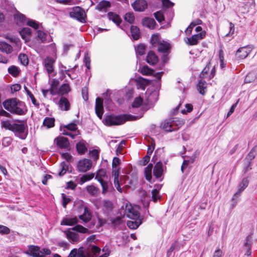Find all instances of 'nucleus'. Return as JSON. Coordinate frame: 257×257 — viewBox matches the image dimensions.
<instances>
[{"label":"nucleus","mask_w":257,"mask_h":257,"mask_svg":"<svg viewBox=\"0 0 257 257\" xmlns=\"http://www.w3.org/2000/svg\"><path fill=\"white\" fill-rule=\"evenodd\" d=\"M111 222L112 226L114 227H116V226L121 224L122 222V216H117L114 218H112L111 220Z\"/></svg>","instance_id":"obj_42"},{"label":"nucleus","mask_w":257,"mask_h":257,"mask_svg":"<svg viewBox=\"0 0 257 257\" xmlns=\"http://www.w3.org/2000/svg\"><path fill=\"white\" fill-rule=\"evenodd\" d=\"M163 172V164L161 162L159 161L156 163L154 168V175L156 178H159L162 175Z\"/></svg>","instance_id":"obj_17"},{"label":"nucleus","mask_w":257,"mask_h":257,"mask_svg":"<svg viewBox=\"0 0 257 257\" xmlns=\"http://www.w3.org/2000/svg\"><path fill=\"white\" fill-rule=\"evenodd\" d=\"M169 48V44L164 41L160 42L158 45V50L160 52L167 53Z\"/></svg>","instance_id":"obj_29"},{"label":"nucleus","mask_w":257,"mask_h":257,"mask_svg":"<svg viewBox=\"0 0 257 257\" xmlns=\"http://www.w3.org/2000/svg\"><path fill=\"white\" fill-rule=\"evenodd\" d=\"M38 37L43 42H46L47 41V37L48 35L42 31L39 30L37 31Z\"/></svg>","instance_id":"obj_46"},{"label":"nucleus","mask_w":257,"mask_h":257,"mask_svg":"<svg viewBox=\"0 0 257 257\" xmlns=\"http://www.w3.org/2000/svg\"><path fill=\"white\" fill-rule=\"evenodd\" d=\"M92 167V162L88 159H84L80 160L77 165L79 171L85 172L90 169Z\"/></svg>","instance_id":"obj_9"},{"label":"nucleus","mask_w":257,"mask_h":257,"mask_svg":"<svg viewBox=\"0 0 257 257\" xmlns=\"http://www.w3.org/2000/svg\"><path fill=\"white\" fill-rule=\"evenodd\" d=\"M249 52L246 47L240 48L238 49L236 53V56L240 59H244L248 55Z\"/></svg>","instance_id":"obj_26"},{"label":"nucleus","mask_w":257,"mask_h":257,"mask_svg":"<svg viewBox=\"0 0 257 257\" xmlns=\"http://www.w3.org/2000/svg\"><path fill=\"white\" fill-rule=\"evenodd\" d=\"M249 181L247 178H244L238 185V191L233 195L232 200L233 203L232 204V207H233L236 204L238 197L240 196L241 192L247 187Z\"/></svg>","instance_id":"obj_8"},{"label":"nucleus","mask_w":257,"mask_h":257,"mask_svg":"<svg viewBox=\"0 0 257 257\" xmlns=\"http://www.w3.org/2000/svg\"><path fill=\"white\" fill-rule=\"evenodd\" d=\"M65 234L70 242L74 243L79 241V236L76 232L67 230V231H65Z\"/></svg>","instance_id":"obj_20"},{"label":"nucleus","mask_w":257,"mask_h":257,"mask_svg":"<svg viewBox=\"0 0 257 257\" xmlns=\"http://www.w3.org/2000/svg\"><path fill=\"white\" fill-rule=\"evenodd\" d=\"M132 7L135 11L143 12L148 7L145 0H136L132 4Z\"/></svg>","instance_id":"obj_12"},{"label":"nucleus","mask_w":257,"mask_h":257,"mask_svg":"<svg viewBox=\"0 0 257 257\" xmlns=\"http://www.w3.org/2000/svg\"><path fill=\"white\" fill-rule=\"evenodd\" d=\"M103 100L99 97L96 99L95 102V112L97 116L101 119L103 112Z\"/></svg>","instance_id":"obj_14"},{"label":"nucleus","mask_w":257,"mask_h":257,"mask_svg":"<svg viewBox=\"0 0 257 257\" xmlns=\"http://www.w3.org/2000/svg\"><path fill=\"white\" fill-rule=\"evenodd\" d=\"M162 4L164 7L169 8L174 6V3L170 1V0H162Z\"/></svg>","instance_id":"obj_62"},{"label":"nucleus","mask_w":257,"mask_h":257,"mask_svg":"<svg viewBox=\"0 0 257 257\" xmlns=\"http://www.w3.org/2000/svg\"><path fill=\"white\" fill-rule=\"evenodd\" d=\"M25 89L26 90V93L27 95L30 97L31 99L32 103L36 106H39V103L37 102V100L35 98L33 94L30 92V91L26 87H25Z\"/></svg>","instance_id":"obj_39"},{"label":"nucleus","mask_w":257,"mask_h":257,"mask_svg":"<svg viewBox=\"0 0 257 257\" xmlns=\"http://www.w3.org/2000/svg\"><path fill=\"white\" fill-rule=\"evenodd\" d=\"M146 60L150 65H154L158 62L159 59L155 53L150 51L147 55Z\"/></svg>","instance_id":"obj_18"},{"label":"nucleus","mask_w":257,"mask_h":257,"mask_svg":"<svg viewBox=\"0 0 257 257\" xmlns=\"http://www.w3.org/2000/svg\"><path fill=\"white\" fill-rule=\"evenodd\" d=\"M20 35L26 42L29 40L31 34V30L29 28H24L20 31Z\"/></svg>","instance_id":"obj_24"},{"label":"nucleus","mask_w":257,"mask_h":257,"mask_svg":"<svg viewBox=\"0 0 257 257\" xmlns=\"http://www.w3.org/2000/svg\"><path fill=\"white\" fill-rule=\"evenodd\" d=\"M107 16L109 20H111L117 26L119 25L121 22L120 17L116 13L113 12H109L107 14Z\"/></svg>","instance_id":"obj_25"},{"label":"nucleus","mask_w":257,"mask_h":257,"mask_svg":"<svg viewBox=\"0 0 257 257\" xmlns=\"http://www.w3.org/2000/svg\"><path fill=\"white\" fill-rule=\"evenodd\" d=\"M98 181L100 183L102 188V193L103 194H105L108 191V183L107 182L104 181L101 178H99L98 179Z\"/></svg>","instance_id":"obj_44"},{"label":"nucleus","mask_w":257,"mask_h":257,"mask_svg":"<svg viewBox=\"0 0 257 257\" xmlns=\"http://www.w3.org/2000/svg\"><path fill=\"white\" fill-rule=\"evenodd\" d=\"M71 18L75 19L81 23L85 22L86 14L84 10L79 7H75L69 12Z\"/></svg>","instance_id":"obj_7"},{"label":"nucleus","mask_w":257,"mask_h":257,"mask_svg":"<svg viewBox=\"0 0 257 257\" xmlns=\"http://www.w3.org/2000/svg\"><path fill=\"white\" fill-rule=\"evenodd\" d=\"M89 154L90 157L92 158L94 160H96L98 159L99 153L97 150L94 149L90 151Z\"/></svg>","instance_id":"obj_57"},{"label":"nucleus","mask_w":257,"mask_h":257,"mask_svg":"<svg viewBox=\"0 0 257 257\" xmlns=\"http://www.w3.org/2000/svg\"><path fill=\"white\" fill-rule=\"evenodd\" d=\"M25 253L34 257H43V254L40 252V247L38 246L30 245L29 247V250L26 251Z\"/></svg>","instance_id":"obj_13"},{"label":"nucleus","mask_w":257,"mask_h":257,"mask_svg":"<svg viewBox=\"0 0 257 257\" xmlns=\"http://www.w3.org/2000/svg\"><path fill=\"white\" fill-rule=\"evenodd\" d=\"M87 191L92 195L97 194L98 192V189L93 185H89L86 187Z\"/></svg>","instance_id":"obj_45"},{"label":"nucleus","mask_w":257,"mask_h":257,"mask_svg":"<svg viewBox=\"0 0 257 257\" xmlns=\"http://www.w3.org/2000/svg\"><path fill=\"white\" fill-rule=\"evenodd\" d=\"M77 257H93L90 254L88 248H85L83 247H79L78 249Z\"/></svg>","instance_id":"obj_30"},{"label":"nucleus","mask_w":257,"mask_h":257,"mask_svg":"<svg viewBox=\"0 0 257 257\" xmlns=\"http://www.w3.org/2000/svg\"><path fill=\"white\" fill-rule=\"evenodd\" d=\"M91 217V213L87 207H85L83 214L79 216V218L86 223L90 220Z\"/></svg>","instance_id":"obj_22"},{"label":"nucleus","mask_w":257,"mask_h":257,"mask_svg":"<svg viewBox=\"0 0 257 257\" xmlns=\"http://www.w3.org/2000/svg\"><path fill=\"white\" fill-rule=\"evenodd\" d=\"M1 125L6 130L14 132L16 136L21 139H25L27 137V134L25 132L27 125L22 121L3 120L1 121Z\"/></svg>","instance_id":"obj_1"},{"label":"nucleus","mask_w":257,"mask_h":257,"mask_svg":"<svg viewBox=\"0 0 257 257\" xmlns=\"http://www.w3.org/2000/svg\"><path fill=\"white\" fill-rule=\"evenodd\" d=\"M119 164V159L117 157H114L113 159L112 162V175L114 177V184L115 188L117 191L119 192H121L122 191L120 187V180L119 179V169L117 168V166Z\"/></svg>","instance_id":"obj_5"},{"label":"nucleus","mask_w":257,"mask_h":257,"mask_svg":"<svg viewBox=\"0 0 257 257\" xmlns=\"http://www.w3.org/2000/svg\"><path fill=\"white\" fill-rule=\"evenodd\" d=\"M19 59L21 63L25 66L28 64L29 60L28 56L24 54H20L19 56Z\"/></svg>","instance_id":"obj_43"},{"label":"nucleus","mask_w":257,"mask_h":257,"mask_svg":"<svg viewBox=\"0 0 257 257\" xmlns=\"http://www.w3.org/2000/svg\"><path fill=\"white\" fill-rule=\"evenodd\" d=\"M141 73L144 75H154L155 77H157L158 79L160 80L163 72H157L155 74L154 70L150 68L148 66L146 65L143 66L140 71Z\"/></svg>","instance_id":"obj_11"},{"label":"nucleus","mask_w":257,"mask_h":257,"mask_svg":"<svg viewBox=\"0 0 257 257\" xmlns=\"http://www.w3.org/2000/svg\"><path fill=\"white\" fill-rule=\"evenodd\" d=\"M8 72L12 75L16 76L18 75L19 71L17 67L12 66L8 68Z\"/></svg>","instance_id":"obj_54"},{"label":"nucleus","mask_w":257,"mask_h":257,"mask_svg":"<svg viewBox=\"0 0 257 257\" xmlns=\"http://www.w3.org/2000/svg\"><path fill=\"white\" fill-rule=\"evenodd\" d=\"M202 21L200 19H197L195 21L191 22L185 31L186 35L188 36L190 35L192 33L193 28L197 25H200Z\"/></svg>","instance_id":"obj_32"},{"label":"nucleus","mask_w":257,"mask_h":257,"mask_svg":"<svg viewBox=\"0 0 257 257\" xmlns=\"http://www.w3.org/2000/svg\"><path fill=\"white\" fill-rule=\"evenodd\" d=\"M161 127L166 132H172L177 130V128L173 127L172 119L171 118L163 121L161 123Z\"/></svg>","instance_id":"obj_16"},{"label":"nucleus","mask_w":257,"mask_h":257,"mask_svg":"<svg viewBox=\"0 0 257 257\" xmlns=\"http://www.w3.org/2000/svg\"><path fill=\"white\" fill-rule=\"evenodd\" d=\"M59 82L57 80H53L50 89H43L42 93L44 96H46L49 92L52 95L58 94L61 97L59 99L56 98L54 101L56 103H58L59 107L63 109L64 105V84H62L60 88H58Z\"/></svg>","instance_id":"obj_3"},{"label":"nucleus","mask_w":257,"mask_h":257,"mask_svg":"<svg viewBox=\"0 0 257 257\" xmlns=\"http://www.w3.org/2000/svg\"><path fill=\"white\" fill-rule=\"evenodd\" d=\"M27 24L35 29H37L39 28V24L35 21L29 20L27 21Z\"/></svg>","instance_id":"obj_58"},{"label":"nucleus","mask_w":257,"mask_h":257,"mask_svg":"<svg viewBox=\"0 0 257 257\" xmlns=\"http://www.w3.org/2000/svg\"><path fill=\"white\" fill-rule=\"evenodd\" d=\"M152 198L154 202H156L160 198L159 195V191L157 189H153L152 191Z\"/></svg>","instance_id":"obj_56"},{"label":"nucleus","mask_w":257,"mask_h":257,"mask_svg":"<svg viewBox=\"0 0 257 257\" xmlns=\"http://www.w3.org/2000/svg\"><path fill=\"white\" fill-rule=\"evenodd\" d=\"M176 246V242L173 243L171 244V246L169 247V248L167 251V254H166L167 257H173V255H172V252L174 251V250L175 249Z\"/></svg>","instance_id":"obj_51"},{"label":"nucleus","mask_w":257,"mask_h":257,"mask_svg":"<svg viewBox=\"0 0 257 257\" xmlns=\"http://www.w3.org/2000/svg\"><path fill=\"white\" fill-rule=\"evenodd\" d=\"M55 124V119L52 117H46L43 120V125L47 128L53 127Z\"/></svg>","instance_id":"obj_31"},{"label":"nucleus","mask_w":257,"mask_h":257,"mask_svg":"<svg viewBox=\"0 0 257 257\" xmlns=\"http://www.w3.org/2000/svg\"><path fill=\"white\" fill-rule=\"evenodd\" d=\"M154 16L156 19L160 23L164 20L163 14L161 12L159 11L154 13Z\"/></svg>","instance_id":"obj_55"},{"label":"nucleus","mask_w":257,"mask_h":257,"mask_svg":"<svg viewBox=\"0 0 257 257\" xmlns=\"http://www.w3.org/2000/svg\"><path fill=\"white\" fill-rule=\"evenodd\" d=\"M146 50L145 45L142 44L138 45L135 47V51L137 57L138 56H142L145 54Z\"/></svg>","instance_id":"obj_33"},{"label":"nucleus","mask_w":257,"mask_h":257,"mask_svg":"<svg viewBox=\"0 0 257 257\" xmlns=\"http://www.w3.org/2000/svg\"><path fill=\"white\" fill-rule=\"evenodd\" d=\"M94 176V173L86 174L83 175L80 178L81 184L91 180Z\"/></svg>","instance_id":"obj_41"},{"label":"nucleus","mask_w":257,"mask_h":257,"mask_svg":"<svg viewBox=\"0 0 257 257\" xmlns=\"http://www.w3.org/2000/svg\"><path fill=\"white\" fill-rule=\"evenodd\" d=\"M15 19L17 22H19L20 23H23L26 21L25 16L24 15L19 13H17L15 15Z\"/></svg>","instance_id":"obj_49"},{"label":"nucleus","mask_w":257,"mask_h":257,"mask_svg":"<svg viewBox=\"0 0 257 257\" xmlns=\"http://www.w3.org/2000/svg\"><path fill=\"white\" fill-rule=\"evenodd\" d=\"M10 232V229L7 226L0 225V233L7 234Z\"/></svg>","instance_id":"obj_61"},{"label":"nucleus","mask_w":257,"mask_h":257,"mask_svg":"<svg viewBox=\"0 0 257 257\" xmlns=\"http://www.w3.org/2000/svg\"><path fill=\"white\" fill-rule=\"evenodd\" d=\"M124 18L125 21L128 22L130 24H132L135 20L134 14L132 13H126L125 15Z\"/></svg>","instance_id":"obj_47"},{"label":"nucleus","mask_w":257,"mask_h":257,"mask_svg":"<svg viewBox=\"0 0 257 257\" xmlns=\"http://www.w3.org/2000/svg\"><path fill=\"white\" fill-rule=\"evenodd\" d=\"M131 219L132 220L127 221V225L131 229H137L142 223L141 218Z\"/></svg>","instance_id":"obj_21"},{"label":"nucleus","mask_w":257,"mask_h":257,"mask_svg":"<svg viewBox=\"0 0 257 257\" xmlns=\"http://www.w3.org/2000/svg\"><path fill=\"white\" fill-rule=\"evenodd\" d=\"M73 230L76 231L77 232L83 233H89V230L87 228L82 226L81 225H76V226H74L72 228Z\"/></svg>","instance_id":"obj_40"},{"label":"nucleus","mask_w":257,"mask_h":257,"mask_svg":"<svg viewBox=\"0 0 257 257\" xmlns=\"http://www.w3.org/2000/svg\"><path fill=\"white\" fill-rule=\"evenodd\" d=\"M142 24L144 26L150 29H153L155 28L156 23L155 21L152 18H146L143 20Z\"/></svg>","instance_id":"obj_23"},{"label":"nucleus","mask_w":257,"mask_h":257,"mask_svg":"<svg viewBox=\"0 0 257 257\" xmlns=\"http://www.w3.org/2000/svg\"><path fill=\"white\" fill-rule=\"evenodd\" d=\"M131 32L132 37L134 40H138L140 38V30L138 27L135 26H132L131 28Z\"/></svg>","instance_id":"obj_35"},{"label":"nucleus","mask_w":257,"mask_h":257,"mask_svg":"<svg viewBox=\"0 0 257 257\" xmlns=\"http://www.w3.org/2000/svg\"><path fill=\"white\" fill-rule=\"evenodd\" d=\"M142 102L143 99L141 97H137L133 101L132 106L133 108L139 107L142 104Z\"/></svg>","instance_id":"obj_50"},{"label":"nucleus","mask_w":257,"mask_h":257,"mask_svg":"<svg viewBox=\"0 0 257 257\" xmlns=\"http://www.w3.org/2000/svg\"><path fill=\"white\" fill-rule=\"evenodd\" d=\"M153 167V164L150 163L145 169V177L146 179L148 181H150L152 179V171Z\"/></svg>","instance_id":"obj_34"},{"label":"nucleus","mask_w":257,"mask_h":257,"mask_svg":"<svg viewBox=\"0 0 257 257\" xmlns=\"http://www.w3.org/2000/svg\"><path fill=\"white\" fill-rule=\"evenodd\" d=\"M103 207L106 210H111L112 208V203L110 201L104 200L103 202Z\"/></svg>","instance_id":"obj_59"},{"label":"nucleus","mask_w":257,"mask_h":257,"mask_svg":"<svg viewBox=\"0 0 257 257\" xmlns=\"http://www.w3.org/2000/svg\"><path fill=\"white\" fill-rule=\"evenodd\" d=\"M161 41H160L159 37L157 35H153L151 39V43L154 46L158 45L159 43Z\"/></svg>","instance_id":"obj_52"},{"label":"nucleus","mask_w":257,"mask_h":257,"mask_svg":"<svg viewBox=\"0 0 257 257\" xmlns=\"http://www.w3.org/2000/svg\"><path fill=\"white\" fill-rule=\"evenodd\" d=\"M251 235H248L246 237L245 242L244 243V246L246 248H251Z\"/></svg>","instance_id":"obj_53"},{"label":"nucleus","mask_w":257,"mask_h":257,"mask_svg":"<svg viewBox=\"0 0 257 257\" xmlns=\"http://www.w3.org/2000/svg\"><path fill=\"white\" fill-rule=\"evenodd\" d=\"M110 6L111 4L109 1L103 0L100 2L97 5L96 10L105 12Z\"/></svg>","instance_id":"obj_19"},{"label":"nucleus","mask_w":257,"mask_h":257,"mask_svg":"<svg viewBox=\"0 0 257 257\" xmlns=\"http://www.w3.org/2000/svg\"><path fill=\"white\" fill-rule=\"evenodd\" d=\"M82 95L83 98L85 101H87L88 99V88L86 87H84L82 88Z\"/></svg>","instance_id":"obj_60"},{"label":"nucleus","mask_w":257,"mask_h":257,"mask_svg":"<svg viewBox=\"0 0 257 257\" xmlns=\"http://www.w3.org/2000/svg\"><path fill=\"white\" fill-rule=\"evenodd\" d=\"M0 50L7 54H10L13 51L12 47L5 42H0Z\"/></svg>","instance_id":"obj_28"},{"label":"nucleus","mask_w":257,"mask_h":257,"mask_svg":"<svg viewBox=\"0 0 257 257\" xmlns=\"http://www.w3.org/2000/svg\"><path fill=\"white\" fill-rule=\"evenodd\" d=\"M207 83L204 80H200L197 84V89L200 94L204 95L205 91V89L206 88Z\"/></svg>","instance_id":"obj_27"},{"label":"nucleus","mask_w":257,"mask_h":257,"mask_svg":"<svg viewBox=\"0 0 257 257\" xmlns=\"http://www.w3.org/2000/svg\"><path fill=\"white\" fill-rule=\"evenodd\" d=\"M54 62V59L49 57H47L44 61L45 68L48 74H50L53 71Z\"/></svg>","instance_id":"obj_15"},{"label":"nucleus","mask_w":257,"mask_h":257,"mask_svg":"<svg viewBox=\"0 0 257 257\" xmlns=\"http://www.w3.org/2000/svg\"><path fill=\"white\" fill-rule=\"evenodd\" d=\"M3 105L4 108L13 114L24 115L26 109L25 103L16 98H10L5 100Z\"/></svg>","instance_id":"obj_2"},{"label":"nucleus","mask_w":257,"mask_h":257,"mask_svg":"<svg viewBox=\"0 0 257 257\" xmlns=\"http://www.w3.org/2000/svg\"><path fill=\"white\" fill-rule=\"evenodd\" d=\"M205 35L206 33L205 31L194 35L190 38H187V41H186V43L190 46L196 45L198 44L199 40H202L205 37Z\"/></svg>","instance_id":"obj_10"},{"label":"nucleus","mask_w":257,"mask_h":257,"mask_svg":"<svg viewBox=\"0 0 257 257\" xmlns=\"http://www.w3.org/2000/svg\"><path fill=\"white\" fill-rule=\"evenodd\" d=\"M184 124V120L182 119L178 118H174L172 119V124L173 127L177 128V130L181 127Z\"/></svg>","instance_id":"obj_36"},{"label":"nucleus","mask_w":257,"mask_h":257,"mask_svg":"<svg viewBox=\"0 0 257 257\" xmlns=\"http://www.w3.org/2000/svg\"><path fill=\"white\" fill-rule=\"evenodd\" d=\"M124 210L123 216L125 215L130 219H137L140 218V214L136 207H133L130 203H126L125 208L122 206L121 208L120 213Z\"/></svg>","instance_id":"obj_6"},{"label":"nucleus","mask_w":257,"mask_h":257,"mask_svg":"<svg viewBox=\"0 0 257 257\" xmlns=\"http://www.w3.org/2000/svg\"><path fill=\"white\" fill-rule=\"evenodd\" d=\"M142 116H136L131 114H121L107 115L105 118V123L108 126L118 125L124 123L126 121L135 120L140 118Z\"/></svg>","instance_id":"obj_4"},{"label":"nucleus","mask_w":257,"mask_h":257,"mask_svg":"<svg viewBox=\"0 0 257 257\" xmlns=\"http://www.w3.org/2000/svg\"><path fill=\"white\" fill-rule=\"evenodd\" d=\"M76 147L77 151L80 154H83L87 151V149L85 144L81 142L77 143Z\"/></svg>","instance_id":"obj_37"},{"label":"nucleus","mask_w":257,"mask_h":257,"mask_svg":"<svg viewBox=\"0 0 257 257\" xmlns=\"http://www.w3.org/2000/svg\"><path fill=\"white\" fill-rule=\"evenodd\" d=\"M55 142L56 143L58 147L60 148H64V138L63 137H58L55 140Z\"/></svg>","instance_id":"obj_48"},{"label":"nucleus","mask_w":257,"mask_h":257,"mask_svg":"<svg viewBox=\"0 0 257 257\" xmlns=\"http://www.w3.org/2000/svg\"><path fill=\"white\" fill-rule=\"evenodd\" d=\"M138 81L141 84V87L145 90V86L148 84H150L151 82V80L147 79L142 77H140L138 78Z\"/></svg>","instance_id":"obj_38"},{"label":"nucleus","mask_w":257,"mask_h":257,"mask_svg":"<svg viewBox=\"0 0 257 257\" xmlns=\"http://www.w3.org/2000/svg\"><path fill=\"white\" fill-rule=\"evenodd\" d=\"M21 88V86L19 84H15L12 85L11 87V91L12 92H16L19 91Z\"/></svg>","instance_id":"obj_64"},{"label":"nucleus","mask_w":257,"mask_h":257,"mask_svg":"<svg viewBox=\"0 0 257 257\" xmlns=\"http://www.w3.org/2000/svg\"><path fill=\"white\" fill-rule=\"evenodd\" d=\"M9 40L12 43H15L18 47H19L21 46V42L19 38H15V37H12V38H9Z\"/></svg>","instance_id":"obj_63"}]
</instances>
